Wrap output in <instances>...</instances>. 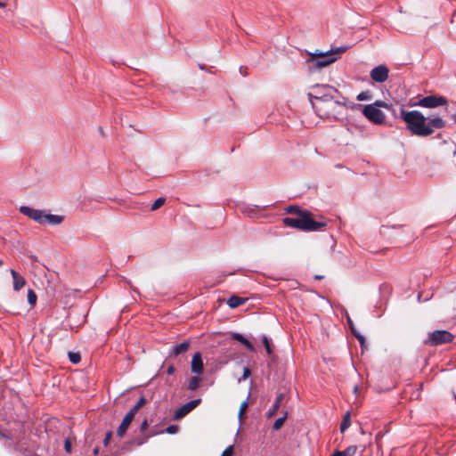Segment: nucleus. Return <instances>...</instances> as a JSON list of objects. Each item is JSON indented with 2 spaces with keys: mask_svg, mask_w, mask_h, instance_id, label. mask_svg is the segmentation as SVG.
<instances>
[{
  "mask_svg": "<svg viewBox=\"0 0 456 456\" xmlns=\"http://www.w3.org/2000/svg\"><path fill=\"white\" fill-rule=\"evenodd\" d=\"M399 110L400 118L406 123L407 129L411 134L419 137L429 136L435 129L444 128L446 126V121L438 115L425 117L419 110L407 111L402 106Z\"/></svg>",
  "mask_w": 456,
  "mask_h": 456,
  "instance_id": "1",
  "label": "nucleus"
},
{
  "mask_svg": "<svg viewBox=\"0 0 456 456\" xmlns=\"http://www.w3.org/2000/svg\"><path fill=\"white\" fill-rule=\"evenodd\" d=\"M331 94L323 101L313 102V109L321 118L338 120L345 116L346 110L350 109V104L338 89Z\"/></svg>",
  "mask_w": 456,
  "mask_h": 456,
  "instance_id": "2",
  "label": "nucleus"
},
{
  "mask_svg": "<svg viewBox=\"0 0 456 456\" xmlns=\"http://www.w3.org/2000/svg\"><path fill=\"white\" fill-rule=\"evenodd\" d=\"M282 223L289 227H292L300 231L314 232L327 226V223L323 221H315L313 214L309 210H305L297 217H285Z\"/></svg>",
  "mask_w": 456,
  "mask_h": 456,
  "instance_id": "3",
  "label": "nucleus"
},
{
  "mask_svg": "<svg viewBox=\"0 0 456 456\" xmlns=\"http://www.w3.org/2000/svg\"><path fill=\"white\" fill-rule=\"evenodd\" d=\"M333 49L326 52H319L316 50L314 53H310L309 58L306 60L307 69L309 72H316L328 65L333 63L336 56H332Z\"/></svg>",
  "mask_w": 456,
  "mask_h": 456,
  "instance_id": "4",
  "label": "nucleus"
},
{
  "mask_svg": "<svg viewBox=\"0 0 456 456\" xmlns=\"http://www.w3.org/2000/svg\"><path fill=\"white\" fill-rule=\"evenodd\" d=\"M350 109L362 110L363 116L375 125H381L385 122V114L374 105H362L360 103H350Z\"/></svg>",
  "mask_w": 456,
  "mask_h": 456,
  "instance_id": "5",
  "label": "nucleus"
},
{
  "mask_svg": "<svg viewBox=\"0 0 456 456\" xmlns=\"http://www.w3.org/2000/svg\"><path fill=\"white\" fill-rule=\"evenodd\" d=\"M335 87L327 84H315L310 87L307 93L308 100L313 106V102L323 101L328 98L331 93H335Z\"/></svg>",
  "mask_w": 456,
  "mask_h": 456,
  "instance_id": "6",
  "label": "nucleus"
},
{
  "mask_svg": "<svg viewBox=\"0 0 456 456\" xmlns=\"http://www.w3.org/2000/svg\"><path fill=\"white\" fill-rule=\"evenodd\" d=\"M454 335L445 330H436L428 333V338L424 344L431 346H436L443 344L452 342Z\"/></svg>",
  "mask_w": 456,
  "mask_h": 456,
  "instance_id": "7",
  "label": "nucleus"
},
{
  "mask_svg": "<svg viewBox=\"0 0 456 456\" xmlns=\"http://www.w3.org/2000/svg\"><path fill=\"white\" fill-rule=\"evenodd\" d=\"M447 104L448 101L445 97L439 94H431L421 98L415 105L428 109H434L438 106H444Z\"/></svg>",
  "mask_w": 456,
  "mask_h": 456,
  "instance_id": "8",
  "label": "nucleus"
},
{
  "mask_svg": "<svg viewBox=\"0 0 456 456\" xmlns=\"http://www.w3.org/2000/svg\"><path fill=\"white\" fill-rule=\"evenodd\" d=\"M63 220V216L53 215L51 213H46L45 210L39 209L33 221L39 224H49L52 225H58L61 224Z\"/></svg>",
  "mask_w": 456,
  "mask_h": 456,
  "instance_id": "9",
  "label": "nucleus"
},
{
  "mask_svg": "<svg viewBox=\"0 0 456 456\" xmlns=\"http://www.w3.org/2000/svg\"><path fill=\"white\" fill-rule=\"evenodd\" d=\"M201 403L200 398L193 399L178 409H176L174 412L173 419H180L183 417H185L187 414H189L194 408H196L200 403Z\"/></svg>",
  "mask_w": 456,
  "mask_h": 456,
  "instance_id": "10",
  "label": "nucleus"
},
{
  "mask_svg": "<svg viewBox=\"0 0 456 456\" xmlns=\"http://www.w3.org/2000/svg\"><path fill=\"white\" fill-rule=\"evenodd\" d=\"M389 69L385 65L374 67L370 73V78L377 83H383L388 78Z\"/></svg>",
  "mask_w": 456,
  "mask_h": 456,
  "instance_id": "11",
  "label": "nucleus"
},
{
  "mask_svg": "<svg viewBox=\"0 0 456 456\" xmlns=\"http://www.w3.org/2000/svg\"><path fill=\"white\" fill-rule=\"evenodd\" d=\"M191 370L193 373L198 375L201 374L204 370L203 361L201 357V354L200 352H196L191 359Z\"/></svg>",
  "mask_w": 456,
  "mask_h": 456,
  "instance_id": "12",
  "label": "nucleus"
},
{
  "mask_svg": "<svg viewBox=\"0 0 456 456\" xmlns=\"http://www.w3.org/2000/svg\"><path fill=\"white\" fill-rule=\"evenodd\" d=\"M134 418V416L131 415L129 412H127L124 416L120 425L118 426V428L117 429V436L119 438H122L124 436L125 433L126 432L127 428H129Z\"/></svg>",
  "mask_w": 456,
  "mask_h": 456,
  "instance_id": "13",
  "label": "nucleus"
},
{
  "mask_svg": "<svg viewBox=\"0 0 456 456\" xmlns=\"http://www.w3.org/2000/svg\"><path fill=\"white\" fill-rule=\"evenodd\" d=\"M231 338L233 340L239 341L247 349H248L250 352H256V348L253 346V344L241 333L233 332L231 334Z\"/></svg>",
  "mask_w": 456,
  "mask_h": 456,
  "instance_id": "14",
  "label": "nucleus"
},
{
  "mask_svg": "<svg viewBox=\"0 0 456 456\" xmlns=\"http://www.w3.org/2000/svg\"><path fill=\"white\" fill-rule=\"evenodd\" d=\"M190 346L189 341H183L178 345H175L170 348L169 356H177L183 353H185Z\"/></svg>",
  "mask_w": 456,
  "mask_h": 456,
  "instance_id": "15",
  "label": "nucleus"
},
{
  "mask_svg": "<svg viewBox=\"0 0 456 456\" xmlns=\"http://www.w3.org/2000/svg\"><path fill=\"white\" fill-rule=\"evenodd\" d=\"M10 273L13 280V289L19 291L25 285L26 281L15 270L11 269Z\"/></svg>",
  "mask_w": 456,
  "mask_h": 456,
  "instance_id": "16",
  "label": "nucleus"
},
{
  "mask_svg": "<svg viewBox=\"0 0 456 456\" xmlns=\"http://www.w3.org/2000/svg\"><path fill=\"white\" fill-rule=\"evenodd\" d=\"M248 299L245 297H240L236 295H232L228 297L226 304L227 305L232 308H237L238 306L243 305Z\"/></svg>",
  "mask_w": 456,
  "mask_h": 456,
  "instance_id": "17",
  "label": "nucleus"
},
{
  "mask_svg": "<svg viewBox=\"0 0 456 456\" xmlns=\"http://www.w3.org/2000/svg\"><path fill=\"white\" fill-rule=\"evenodd\" d=\"M283 399H284V394L283 393L278 394V395L276 396V399L274 401V403L273 404L272 408H270V410L267 412L268 419L273 417L276 414Z\"/></svg>",
  "mask_w": 456,
  "mask_h": 456,
  "instance_id": "18",
  "label": "nucleus"
},
{
  "mask_svg": "<svg viewBox=\"0 0 456 456\" xmlns=\"http://www.w3.org/2000/svg\"><path fill=\"white\" fill-rule=\"evenodd\" d=\"M357 452L356 445H350L343 451L336 450L330 456H354Z\"/></svg>",
  "mask_w": 456,
  "mask_h": 456,
  "instance_id": "19",
  "label": "nucleus"
},
{
  "mask_svg": "<svg viewBox=\"0 0 456 456\" xmlns=\"http://www.w3.org/2000/svg\"><path fill=\"white\" fill-rule=\"evenodd\" d=\"M19 211L28 216V218H30L31 220H34L35 217H36V215L37 214V212L39 211V209H35V208H32L28 206H20L19 208Z\"/></svg>",
  "mask_w": 456,
  "mask_h": 456,
  "instance_id": "20",
  "label": "nucleus"
},
{
  "mask_svg": "<svg viewBox=\"0 0 456 456\" xmlns=\"http://www.w3.org/2000/svg\"><path fill=\"white\" fill-rule=\"evenodd\" d=\"M146 403V399L144 396H141L139 398V400L137 401V403L128 411V412L133 415V416H135V414L137 413V411H139V409L141 407H142L144 404Z\"/></svg>",
  "mask_w": 456,
  "mask_h": 456,
  "instance_id": "21",
  "label": "nucleus"
},
{
  "mask_svg": "<svg viewBox=\"0 0 456 456\" xmlns=\"http://www.w3.org/2000/svg\"><path fill=\"white\" fill-rule=\"evenodd\" d=\"M200 381H201L200 378H199L197 376L191 377L188 382L187 388L191 391L196 390L199 387Z\"/></svg>",
  "mask_w": 456,
  "mask_h": 456,
  "instance_id": "22",
  "label": "nucleus"
},
{
  "mask_svg": "<svg viewBox=\"0 0 456 456\" xmlns=\"http://www.w3.org/2000/svg\"><path fill=\"white\" fill-rule=\"evenodd\" d=\"M351 420H350V411H346V414L343 417V420L340 424V432H345L350 426Z\"/></svg>",
  "mask_w": 456,
  "mask_h": 456,
  "instance_id": "23",
  "label": "nucleus"
},
{
  "mask_svg": "<svg viewBox=\"0 0 456 456\" xmlns=\"http://www.w3.org/2000/svg\"><path fill=\"white\" fill-rule=\"evenodd\" d=\"M287 418H288V411H285L284 414L281 417L278 418L274 421V423L273 425V430H279L282 427V425L284 424V422L287 419Z\"/></svg>",
  "mask_w": 456,
  "mask_h": 456,
  "instance_id": "24",
  "label": "nucleus"
},
{
  "mask_svg": "<svg viewBox=\"0 0 456 456\" xmlns=\"http://www.w3.org/2000/svg\"><path fill=\"white\" fill-rule=\"evenodd\" d=\"M305 209H302L297 205H289L285 208V212L288 214H296L297 216L300 215V213H304Z\"/></svg>",
  "mask_w": 456,
  "mask_h": 456,
  "instance_id": "25",
  "label": "nucleus"
},
{
  "mask_svg": "<svg viewBox=\"0 0 456 456\" xmlns=\"http://www.w3.org/2000/svg\"><path fill=\"white\" fill-rule=\"evenodd\" d=\"M372 98V94L370 91L366 90L363 92H361L356 95V100L358 102H363V101H370Z\"/></svg>",
  "mask_w": 456,
  "mask_h": 456,
  "instance_id": "26",
  "label": "nucleus"
},
{
  "mask_svg": "<svg viewBox=\"0 0 456 456\" xmlns=\"http://www.w3.org/2000/svg\"><path fill=\"white\" fill-rule=\"evenodd\" d=\"M261 340H262L263 346L265 348L267 354L271 356L273 354V350L271 347V340L267 338L266 335H262Z\"/></svg>",
  "mask_w": 456,
  "mask_h": 456,
  "instance_id": "27",
  "label": "nucleus"
},
{
  "mask_svg": "<svg viewBox=\"0 0 456 456\" xmlns=\"http://www.w3.org/2000/svg\"><path fill=\"white\" fill-rule=\"evenodd\" d=\"M69 360L73 364H77L81 361V355L78 352H69Z\"/></svg>",
  "mask_w": 456,
  "mask_h": 456,
  "instance_id": "28",
  "label": "nucleus"
},
{
  "mask_svg": "<svg viewBox=\"0 0 456 456\" xmlns=\"http://www.w3.org/2000/svg\"><path fill=\"white\" fill-rule=\"evenodd\" d=\"M37 296L36 292L32 289H29L28 290V304L31 306L35 305L36 303H37Z\"/></svg>",
  "mask_w": 456,
  "mask_h": 456,
  "instance_id": "29",
  "label": "nucleus"
},
{
  "mask_svg": "<svg viewBox=\"0 0 456 456\" xmlns=\"http://www.w3.org/2000/svg\"><path fill=\"white\" fill-rule=\"evenodd\" d=\"M166 202V199L164 197L158 198L151 207V211H155L159 209L164 203Z\"/></svg>",
  "mask_w": 456,
  "mask_h": 456,
  "instance_id": "30",
  "label": "nucleus"
},
{
  "mask_svg": "<svg viewBox=\"0 0 456 456\" xmlns=\"http://www.w3.org/2000/svg\"><path fill=\"white\" fill-rule=\"evenodd\" d=\"M370 105H374L378 109H379V108L390 109L391 108V103H387L381 100L375 101L373 103H370Z\"/></svg>",
  "mask_w": 456,
  "mask_h": 456,
  "instance_id": "31",
  "label": "nucleus"
},
{
  "mask_svg": "<svg viewBox=\"0 0 456 456\" xmlns=\"http://www.w3.org/2000/svg\"><path fill=\"white\" fill-rule=\"evenodd\" d=\"M353 336L357 338V340L359 341L360 346L362 347V349H363L366 346V341H365L364 336L362 335L359 331Z\"/></svg>",
  "mask_w": 456,
  "mask_h": 456,
  "instance_id": "32",
  "label": "nucleus"
},
{
  "mask_svg": "<svg viewBox=\"0 0 456 456\" xmlns=\"http://www.w3.org/2000/svg\"><path fill=\"white\" fill-rule=\"evenodd\" d=\"M346 321H347V324H348V327L350 329L352 335H354L355 333H357L358 330L355 328L354 322L352 321V319L350 318V316L348 314L346 316Z\"/></svg>",
  "mask_w": 456,
  "mask_h": 456,
  "instance_id": "33",
  "label": "nucleus"
},
{
  "mask_svg": "<svg viewBox=\"0 0 456 456\" xmlns=\"http://www.w3.org/2000/svg\"><path fill=\"white\" fill-rule=\"evenodd\" d=\"M135 444L134 440H130L128 442H126L123 444V445L120 447V451L123 452L125 451H129L133 445Z\"/></svg>",
  "mask_w": 456,
  "mask_h": 456,
  "instance_id": "34",
  "label": "nucleus"
},
{
  "mask_svg": "<svg viewBox=\"0 0 456 456\" xmlns=\"http://www.w3.org/2000/svg\"><path fill=\"white\" fill-rule=\"evenodd\" d=\"M250 374H251V372H250L249 368L244 367L242 376L240 378H239L238 381L241 382L242 380H246L250 376Z\"/></svg>",
  "mask_w": 456,
  "mask_h": 456,
  "instance_id": "35",
  "label": "nucleus"
},
{
  "mask_svg": "<svg viewBox=\"0 0 456 456\" xmlns=\"http://www.w3.org/2000/svg\"><path fill=\"white\" fill-rule=\"evenodd\" d=\"M234 452L233 445H229L225 448V450L222 452L221 456H232Z\"/></svg>",
  "mask_w": 456,
  "mask_h": 456,
  "instance_id": "36",
  "label": "nucleus"
},
{
  "mask_svg": "<svg viewBox=\"0 0 456 456\" xmlns=\"http://www.w3.org/2000/svg\"><path fill=\"white\" fill-rule=\"evenodd\" d=\"M179 429V427L177 425H169L167 428H166V432L167 434H170V435H173V434H175L177 433Z\"/></svg>",
  "mask_w": 456,
  "mask_h": 456,
  "instance_id": "37",
  "label": "nucleus"
},
{
  "mask_svg": "<svg viewBox=\"0 0 456 456\" xmlns=\"http://www.w3.org/2000/svg\"><path fill=\"white\" fill-rule=\"evenodd\" d=\"M112 434H113V433H112V431H110V430H109V431H107V432H106V434H105V437H104V439H103V445H104V446H108V445H109L110 441V439H111V437H112Z\"/></svg>",
  "mask_w": 456,
  "mask_h": 456,
  "instance_id": "38",
  "label": "nucleus"
},
{
  "mask_svg": "<svg viewBox=\"0 0 456 456\" xmlns=\"http://www.w3.org/2000/svg\"><path fill=\"white\" fill-rule=\"evenodd\" d=\"M71 448H72V444H71V441L67 438L65 439L64 441V450L67 453H70L71 452Z\"/></svg>",
  "mask_w": 456,
  "mask_h": 456,
  "instance_id": "39",
  "label": "nucleus"
},
{
  "mask_svg": "<svg viewBox=\"0 0 456 456\" xmlns=\"http://www.w3.org/2000/svg\"><path fill=\"white\" fill-rule=\"evenodd\" d=\"M348 49V46H339L333 49L332 56H334L335 53H344Z\"/></svg>",
  "mask_w": 456,
  "mask_h": 456,
  "instance_id": "40",
  "label": "nucleus"
},
{
  "mask_svg": "<svg viewBox=\"0 0 456 456\" xmlns=\"http://www.w3.org/2000/svg\"><path fill=\"white\" fill-rule=\"evenodd\" d=\"M386 110H388L394 118H397L396 109L392 103H391V108L386 109Z\"/></svg>",
  "mask_w": 456,
  "mask_h": 456,
  "instance_id": "41",
  "label": "nucleus"
},
{
  "mask_svg": "<svg viewBox=\"0 0 456 456\" xmlns=\"http://www.w3.org/2000/svg\"><path fill=\"white\" fill-rule=\"evenodd\" d=\"M148 426H149V424H148V420L145 419L141 423V425H140V430H141L142 432H143L144 430H146V429H147Z\"/></svg>",
  "mask_w": 456,
  "mask_h": 456,
  "instance_id": "42",
  "label": "nucleus"
},
{
  "mask_svg": "<svg viewBox=\"0 0 456 456\" xmlns=\"http://www.w3.org/2000/svg\"><path fill=\"white\" fill-rule=\"evenodd\" d=\"M175 368L174 364H170V365L167 367V373L168 375H172V374H174V373H175Z\"/></svg>",
  "mask_w": 456,
  "mask_h": 456,
  "instance_id": "43",
  "label": "nucleus"
},
{
  "mask_svg": "<svg viewBox=\"0 0 456 456\" xmlns=\"http://www.w3.org/2000/svg\"><path fill=\"white\" fill-rule=\"evenodd\" d=\"M247 407H248V402H247V400H245V401L240 404V411H244V412H245V411H246Z\"/></svg>",
  "mask_w": 456,
  "mask_h": 456,
  "instance_id": "44",
  "label": "nucleus"
},
{
  "mask_svg": "<svg viewBox=\"0 0 456 456\" xmlns=\"http://www.w3.org/2000/svg\"><path fill=\"white\" fill-rule=\"evenodd\" d=\"M126 283L132 288V290L134 292H135L137 295L141 296V293H140L139 289L137 288H135V287H132L130 281H126Z\"/></svg>",
  "mask_w": 456,
  "mask_h": 456,
  "instance_id": "45",
  "label": "nucleus"
},
{
  "mask_svg": "<svg viewBox=\"0 0 456 456\" xmlns=\"http://www.w3.org/2000/svg\"><path fill=\"white\" fill-rule=\"evenodd\" d=\"M64 327H65L66 330H71V331L75 330L76 331V330L72 324L67 323L64 325Z\"/></svg>",
  "mask_w": 456,
  "mask_h": 456,
  "instance_id": "46",
  "label": "nucleus"
},
{
  "mask_svg": "<svg viewBox=\"0 0 456 456\" xmlns=\"http://www.w3.org/2000/svg\"><path fill=\"white\" fill-rule=\"evenodd\" d=\"M198 67H199V69H200V70H204V71H205V70H208V67H207L206 65H204V64L199 63V64H198Z\"/></svg>",
  "mask_w": 456,
  "mask_h": 456,
  "instance_id": "47",
  "label": "nucleus"
},
{
  "mask_svg": "<svg viewBox=\"0 0 456 456\" xmlns=\"http://www.w3.org/2000/svg\"><path fill=\"white\" fill-rule=\"evenodd\" d=\"M121 454H122V452L120 451V448H119L112 453V456H120Z\"/></svg>",
  "mask_w": 456,
  "mask_h": 456,
  "instance_id": "48",
  "label": "nucleus"
},
{
  "mask_svg": "<svg viewBox=\"0 0 456 456\" xmlns=\"http://www.w3.org/2000/svg\"><path fill=\"white\" fill-rule=\"evenodd\" d=\"M99 451H100L99 447H98V446H96V447H95V448H94V450H93V454H94V456L98 455V454H99Z\"/></svg>",
  "mask_w": 456,
  "mask_h": 456,
  "instance_id": "49",
  "label": "nucleus"
},
{
  "mask_svg": "<svg viewBox=\"0 0 456 456\" xmlns=\"http://www.w3.org/2000/svg\"><path fill=\"white\" fill-rule=\"evenodd\" d=\"M135 441V444L134 445H142L144 444V441H141V440H137V439H134Z\"/></svg>",
  "mask_w": 456,
  "mask_h": 456,
  "instance_id": "50",
  "label": "nucleus"
},
{
  "mask_svg": "<svg viewBox=\"0 0 456 456\" xmlns=\"http://www.w3.org/2000/svg\"><path fill=\"white\" fill-rule=\"evenodd\" d=\"M98 130H99V133H100V134H101L102 136H104V135H105L104 130H103V128H102V126H100V127L98 128Z\"/></svg>",
  "mask_w": 456,
  "mask_h": 456,
  "instance_id": "51",
  "label": "nucleus"
},
{
  "mask_svg": "<svg viewBox=\"0 0 456 456\" xmlns=\"http://www.w3.org/2000/svg\"><path fill=\"white\" fill-rule=\"evenodd\" d=\"M243 415H244V411H240L239 410L238 418H239V419H240V420H241V419H242Z\"/></svg>",
  "mask_w": 456,
  "mask_h": 456,
  "instance_id": "52",
  "label": "nucleus"
},
{
  "mask_svg": "<svg viewBox=\"0 0 456 456\" xmlns=\"http://www.w3.org/2000/svg\"><path fill=\"white\" fill-rule=\"evenodd\" d=\"M5 5H6V4H5L4 2L0 1V7H1V8L5 7Z\"/></svg>",
  "mask_w": 456,
  "mask_h": 456,
  "instance_id": "53",
  "label": "nucleus"
},
{
  "mask_svg": "<svg viewBox=\"0 0 456 456\" xmlns=\"http://www.w3.org/2000/svg\"><path fill=\"white\" fill-rule=\"evenodd\" d=\"M314 279L315 280H321V279H322V275H315Z\"/></svg>",
  "mask_w": 456,
  "mask_h": 456,
  "instance_id": "54",
  "label": "nucleus"
},
{
  "mask_svg": "<svg viewBox=\"0 0 456 456\" xmlns=\"http://www.w3.org/2000/svg\"><path fill=\"white\" fill-rule=\"evenodd\" d=\"M240 74H242L243 76H245V74H244V70H242V67H240Z\"/></svg>",
  "mask_w": 456,
  "mask_h": 456,
  "instance_id": "55",
  "label": "nucleus"
},
{
  "mask_svg": "<svg viewBox=\"0 0 456 456\" xmlns=\"http://www.w3.org/2000/svg\"><path fill=\"white\" fill-rule=\"evenodd\" d=\"M240 74H242L243 76H245V74H244V70H242V67H240Z\"/></svg>",
  "mask_w": 456,
  "mask_h": 456,
  "instance_id": "56",
  "label": "nucleus"
},
{
  "mask_svg": "<svg viewBox=\"0 0 456 456\" xmlns=\"http://www.w3.org/2000/svg\"><path fill=\"white\" fill-rule=\"evenodd\" d=\"M452 118L454 119V121L456 122V112L452 115Z\"/></svg>",
  "mask_w": 456,
  "mask_h": 456,
  "instance_id": "57",
  "label": "nucleus"
},
{
  "mask_svg": "<svg viewBox=\"0 0 456 456\" xmlns=\"http://www.w3.org/2000/svg\"><path fill=\"white\" fill-rule=\"evenodd\" d=\"M357 390H358V387H357V386H355V387H354V392H357Z\"/></svg>",
  "mask_w": 456,
  "mask_h": 456,
  "instance_id": "58",
  "label": "nucleus"
},
{
  "mask_svg": "<svg viewBox=\"0 0 456 456\" xmlns=\"http://www.w3.org/2000/svg\"><path fill=\"white\" fill-rule=\"evenodd\" d=\"M268 207H269L268 205L267 206H264L262 208L265 209V208H266Z\"/></svg>",
  "mask_w": 456,
  "mask_h": 456,
  "instance_id": "59",
  "label": "nucleus"
},
{
  "mask_svg": "<svg viewBox=\"0 0 456 456\" xmlns=\"http://www.w3.org/2000/svg\"><path fill=\"white\" fill-rule=\"evenodd\" d=\"M1 265H3V261H2V260H0V266H1Z\"/></svg>",
  "mask_w": 456,
  "mask_h": 456,
  "instance_id": "60",
  "label": "nucleus"
}]
</instances>
